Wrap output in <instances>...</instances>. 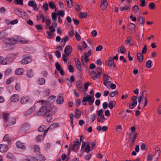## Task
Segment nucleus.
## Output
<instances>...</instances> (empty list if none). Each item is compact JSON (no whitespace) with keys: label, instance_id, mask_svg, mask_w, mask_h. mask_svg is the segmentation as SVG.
<instances>
[{"label":"nucleus","instance_id":"13d9d810","mask_svg":"<svg viewBox=\"0 0 161 161\" xmlns=\"http://www.w3.org/2000/svg\"><path fill=\"white\" fill-rule=\"evenodd\" d=\"M147 51V47L146 45L144 46V47L142 50V53L143 54H144L146 53Z\"/></svg>","mask_w":161,"mask_h":161},{"label":"nucleus","instance_id":"4be33fe9","mask_svg":"<svg viewBox=\"0 0 161 161\" xmlns=\"http://www.w3.org/2000/svg\"><path fill=\"white\" fill-rule=\"evenodd\" d=\"M24 72L23 69L22 68H18L15 71V74L17 75H20L23 74Z\"/></svg>","mask_w":161,"mask_h":161},{"label":"nucleus","instance_id":"f704fd0d","mask_svg":"<svg viewBox=\"0 0 161 161\" xmlns=\"http://www.w3.org/2000/svg\"><path fill=\"white\" fill-rule=\"evenodd\" d=\"M75 65L77 69L79 70H80L82 68V65L80 61L76 62Z\"/></svg>","mask_w":161,"mask_h":161},{"label":"nucleus","instance_id":"cd10ccee","mask_svg":"<svg viewBox=\"0 0 161 161\" xmlns=\"http://www.w3.org/2000/svg\"><path fill=\"white\" fill-rule=\"evenodd\" d=\"M81 114V112L78 109L76 108L75 112V117L76 118H79Z\"/></svg>","mask_w":161,"mask_h":161},{"label":"nucleus","instance_id":"39448f33","mask_svg":"<svg viewBox=\"0 0 161 161\" xmlns=\"http://www.w3.org/2000/svg\"><path fill=\"white\" fill-rule=\"evenodd\" d=\"M46 127L45 126L42 125L40 126L38 129V131L39 132H42L44 131V132L43 133L44 137H45L46 136L49 129V127L46 129Z\"/></svg>","mask_w":161,"mask_h":161},{"label":"nucleus","instance_id":"7ed1b4c3","mask_svg":"<svg viewBox=\"0 0 161 161\" xmlns=\"http://www.w3.org/2000/svg\"><path fill=\"white\" fill-rule=\"evenodd\" d=\"M48 110L46 106H42L40 108L38 112V114L39 115H43L45 114Z\"/></svg>","mask_w":161,"mask_h":161},{"label":"nucleus","instance_id":"c9c22d12","mask_svg":"<svg viewBox=\"0 0 161 161\" xmlns=\"http://www.w3.org/2000/svg\"><path fill=\"white\" fill-rule=\"evenodd\" d=\"M66 2L67 4L68 7L69 8H71L73 5L72 0H66Z\"/></svg>","mask_w":161,"mask_h":161},{"label":"nucleus","instance_id":"dca6fc26","mask_svg":"<svg viewBox=\"0 0 161 161\" xmlns=\"http://www.w3.org/2000/svg\"><path fill=\"white\" fill-rule=\"evenodd\" d=\"M16 144V146L18 147L19 148H20L22 149H25V146L24 143H21L19 141H17Z\"/></svg>","mask_w":161,"mask_h":161},{"label":"nucleus","instance_id":"4d7b16f0","mask_svg":"<svg viewBox=\"0 0 161 161\" xmlns=\"http://www.w3.org/2000/svg\"><path fill=\"white\" fill-rule=\"evenodd\" d=\"M56 67L58 71L62 69L61 67L59 65L58 62H57L55 64Z\"/></svg>","mask_w":161,"mask_h":161},{"label":"nucleus","instance_id":"c85d7f7f","mask_svg":"<svg viewBox=\"0 0 161 161\" xmlns=\"http://www.w3.org/2000/svg\"><path fill=\"white\" fill-rule=\"evenodd\" d=\"M115 101H113L109 102L108 106L110 109H112L115 106Z\"/></svg>","mask_w":161,"mask_h":161},{"label":"nucleus","instance_id":"864d4df0","mask_svg":"<svg viewBox=\"0 0 161 161\" xmlns=\"http://www.w3.org/2000/svg\"><path fill=\"white\" fill-rule=\"evenodd\" d=\"M36 3L35 1L30 0L28 2V5L30 7H32Z\"/></svg>","mask_w":161,"mask_h":161},{"label":"nucleus","instance_id":"79ce46f5","mask_svg":"<svg viewBox=\"0 0 161 161\" xmlns=\"http://www.w3.org/2000/svg\"><path fill=\"white\" fill-rule=\"evenodd\" d=\"M27 75L29 78H31L33 76V74L31 69H30L27 71Z\"/></svg>","mask_w":161,"mask_h":161},{"label":"nucleus","instance_id":"aec40b11","mask_svg":"<svg viewBox=\"0 0 161 161\" xmlns=\"http://www.w3.org/2000/svg\"><path fill=\"white\" fill-rule=\"evenodd\" d=\"M137 58L140 63H142L143 60V56L142 53H138L137 54Z\"/></svg>","mask_w":161,"mask_h":161},{"label":"nucleus","instance_id":"8fccbe9b","mask_svg":"<svg viewBox=\"0 0 161 161\" xmlns=\"http://www.w3.org/2000/svg\"><path fill=\"white\" fill-rule=\"evenodd\" d=\"M21 15L22 17H24L25 18H30L29 16L27 15V14L26 12H22L21 14Z\"/></svg>","mask_w":161,"mask_h":161},{"label":"nucleus","instance_id":"a19ab883","mask_svg":"<svg viewBox=\"0 0 161 161\" xmlns=\"http://www.w3.org/2000/svg\"><path fill=\"white\" fill-rule=\"evenodd\" d=\"M96 70L97 72V76L100 77L102 71V69L100 67H98L97 68Z\"/></svg>","mask_w":161,"mask_h":161},{"label":"nucleus","instance_id":"052dcab7","mask_svg":"<svg viewBox=\"0 0 161 161\" xmlns=\"http://www.w3.org/2000/svg\"><path fill=\"white\" fill-rule=\"evenodd\" d=\"M55 54L56 56V57L58 58H59L61 57V55L59 51H55Z\"/></svg>","mask_w":161,"mask_h":161},{"label":"nucleus","instance_id":"0e129e2a","mask_svg":"<svg viewBox=\"0 0 161 161\" xmlns=\"http://www.w3.org/2000/svg\"><path fill=\"white\" fill-rule=\"evenodd\" d=\"M34 149V151L36 153L39 152V151L40 148L37 145H35Z\"/></svg>","mask_w":161,"mask_h":161},{"label":"nucleus","instance_id":"bb28decb","mask_svg":"<svg viewBox=\"0 0 161 161\" xmlns=\"http://www.w3.org/2000/svg\"><path fill=\"white\" fill-rule=\"evenodd\" d=\"M137 21L139 22V24L142 25L144 23L145 20L142 16H139L137 19Z\"/></svg>","mask_w":161,"mask_h":161},{"label":"nucleus","instance_id":"393cba45","mask_svg":"<svg viewBox=\"0 0 161 161\" xmlns=\"http://www.w3.org/2000/svg\"><path fill=\"white\" fill-rule=\"evenodd\" d=\"M36 109V107L33 106L31 108L29 109L27 112L25 113V115H28L31 113L33 112Z\"/></svg>","mask_w":161,"mask_h":161},{"label":"nucleus","instance_id":"69168bd1","mask_svg":"<svg viewBox=\"0 0 161 161\" xmlns=\"http://www.w3.org/2000/svg\"><path fill=\"white\" fill-rule=\"evenodd\" d=\"M141 3L140 6L142 7H144L146 5V1L145 0H140Z\"/></svg>","mask_w":161,"mask_h":161},{"label":"nucleus","instance_id":"6e6d98bb","mask_svg":"<svg viewBox=\"0 0 161 161\" xmlns=\"http://www.w3.org/2000/svg\"><path fill=\"white\" fill-rule=\"evenodd\" d=\"M120 50L119 49H118V50H119L120 51V52L122 53H124L126 51V49L124 47L122 46L120 47Z\"/></svg>","mask_w":161,"mask_h":161},{"label":"nucleus","instance_id":"4c0bfd02","mask_svg":"<svg viewBox=\"0 0 161 161\" xmlns=\"http://www.w3.org/2000/svg\"><path fill=\"white\" fill-rule=\"evenodd\" d=\"M57 108L55 107H53L51 108L50 109H48V111H50V113L54 114L57 111Z\"/></svg>","mask_w":161,"mask_h":161},{"label":"nucleus","instance_id":"473e14b6","mask_svg":"<svg viewBox=\"0 0 161 161\" xmlns=\"http://www.w3.org/2000/svg\"><path fill=\"white\" fill-rule=\"evenodd\" d=\"M57 14L55 12H53L52 13V18L54 22L57 20Z\"/></svg>","mask_w":161,"mask_h":161},{"label":"nucleus","instance_id":"c03bdc74","mask_svg":"<svg viewBox=\"0 0 161 161\" xmlns=\"http://www.w3.org/2000/svg\"><path fill=\"white\" fill-rule=\"evenodd\" d=\"M97 115L99 117L104 116V114H103V110L102 109L99 110L97 113Z\"/></svg>","mask_w":161,"mask_h":161},{"label":"nucleus","instance_id":"09e8293b","mask_svg":"<svg viewBox=\"0 0 161 161\" xmlns=\"http://www.w3.org/2000/svg\"><path fill=\"white\" fill-rule=\"evenodd\" d=\"M58 15L61 16L62 17H63L64 14V11L63 10H60L58 12Z\"/></svg>","mask_w":161,"mask_h":161},{"label":"nucleus","instance_id":"3c124183","mask_svg":"<svg viewBox=\"0 0 161 161\" xmlns=\"http://www.w3.org/2000/svg\"><path fill=\"white\" fill-rule=\"evenodd\" d=\"M149 7L151 9H154L155 8V4L153 2L150 3L149 4Z\"/></svg>","mask_w":161,"mask_h":161},{"label":"nucleus","instance_id":"bf43d9fd","mask_svg":"<svg viewBox=\"0 0 161 161\" xmlns=\"http://www.w3.org/2000/svg\"><path fill=\"white\" fill-rule=\"evenodd\" d=\"M132 9L134 12H137L139 9V7L137 5H135L133 8Z\"/></svg>","mask_w":161,"mask_h":161},{"label":"nucleus","instance_id":"338daca9","mask_svg":"<svg viewBox=\"0 0 161 161\" xmlns=\"http://www.w3.org/2000/svg\"><path fill=\"white\" fill-rule=\"evenodd\" d=\"M103 49V47L101 45H98L96 48V51H100Z\"/></svg>","mask_w":161,"mask_h":161},{"label":"nucleus","instance_id":"1a4fd4ad","mask_svg":"<svg viewBox=\"0 0 161 161\" xmlns=\"http://www.w3.org/2000/svg\"><path fill=\"white\" fill-rule=\"evenodd\" d=\"M16 122V119L15 118H11L8 119V123L6 125V127H7L11 125H14Z\"/></svg>","mask_w":161,"mask_h":161},{"label":"nucleus","instance_id":"20e7f679","mask_svg":"<svg viewBox=\"0 0 161 161\" xmlns=\"http://www.w3.org/2000/svg\"><path fill=\"white\" fill-rule=\"evenodd\" d=\"M18 53H12L8 55L7 57L6 58L5 60L7 61L11 62L15 58L16 56L17 55Z\"/></svg>","mask_w":161,"mask_h":161},{"label":"nucleus","instance_id":"b1692460","mask_svg":"<svg viewBox=\"0 0 161 161\" xmlns=\"http://www.w3.org/2000/svg\"><path fill=\"white\" fill-rule=\"evenodd\" d=\"M137 103L136 101H135L130 103L129 105V108L130 109H132L136 105Z\"/></svg>","mask_w":161,"mask_h":161},{"label":"nucleus","instance_id":"6ab92c4d","mask_svg":"<svg viewBox=\"0 0 161 161\" xmlns=\"http://www.w3.org/2000/svg\"><path fill=\"white\" fill-rule=\"evenodd\" d=\"M90 75L91 77L93 79L95 80L97 78H99L100 77L97 76V74L96 71H92L90 72Z\"/></svg>","mask_w":161,"mask_h":161},{"label":"nucleus","instance_id":"ddd939ff","mask_svg":"<svg viewBox=\"0 0 161 161\" xmlns=\"http://www.w3.org/2000/svg\"><path fill=\"white\" fill-rule=\"evenodd\" d=\"M155 150L156 152L154 154H155L156 156V158L153 159V161H157L158 160V158H159L160 155V149L159 148L156 147L155 148Z\"/></svg>","mask_w":161,"mask_h":161},{"label":"nucleus","instance_id":"7c9ffc66","mask_svg":"<svg viewBox=\"0 0 161 161\" xmlns=\"http://www.w3.org/2000/svg\"><path fill=\"white\" fill-rule=\"evenodd\" d=\"M15 14L17 16H19L20 14L23 12L22 10L19 8H15L14 10Z\"/></svg>","mask_w":161,"mask_h":161},{"label":"nucleus","instance_id":"2eb2a0df","mask_svg":"<svg viewBox=\"0 0 161 161\" xmlns=\"http://www.w3.org/2000/svg\"><path fill=\"white\" fill-rule=\"evenodd\" d=\"M76 85L77 86L78 90L81 92L82 91V85L80 80H78L76 81Z\"/></svg>","mask_w":161,"mask_h":161},{"label":"nucleus","instance_id":"9b49d317","mask_svg":"<svg viewBox=\"0 0 161 161\" xmlns=\"http://www.w3.org/2000/svg\"><path fill=\"white\" fill-rule=\"evenodd\" d=\"M81 60L82 62H87L89 61L88 56H87V53H84L83 56L81 57Z\"/></svg>","mask_w":161,"mask_h":161},{"label":"nucleus","instance_id":"f03ea898","mask_svg":"<svg viewBox=\"0 0 161 161\" xmlns=\"http://www.w3.org/2000/svg\"><path fill=\"white\" fill-rule=\"evenodd\" d=\"M3 42L5 43L10 45H14L17 42L15 39L11 38H5L3 40Z\"/></svg>","mask_w":161,"mask_h":161},{"label":"nucleus","instance_id":"49530a36","mask_svg":"<svg viewBox=\"0 0 161 161\" xmlns=\"http://www.w3.org/2000/svg\"><path fill=\"white\" fill-rule=\"evenodd\" d=\"M155 155H155L154 154L153 156H152L151 155H149L147 158V160L149 161H153V159L154 158H153L155 157Z\"/></svg>","mask_w":161,"mask_h":161},{"label":"nucleus","instance_id":"a18cd8bd","mask_svg":"<svg viewBox=\"0 0 161 161\" xmlns=\"http://www.w3.org/2000/svg\"><path fill=\"white\" fill-rule=\"evenodd\" d=\"M3 140L5 142H9L10 141V139L9 136L8 135H6L4 137Z\"/></svg>","mask_w":161,"mask_h":161},{"label":"nucleus","instance_id":"5701e85b","mask_svg":"<svg viewBox=\"0 0 161 161\" xmlns=\"http://www.w3.org/2000/svg\"><path fill=\"white\" fill-rule=\"evenodd\" d=\"M64 102V98L62 96L59 95L56 100V102L58 104H62Z\"/></svg>","mask_w":161,"mask_h":161},{"label":"nucleus","instance_id":"774afa93","mask_svg":"<svg viewBox=\"0 0 161 161\" xmlns=\"http://www.w3.org/2000/svg\"><path fill=\"white\" fill-rule=\"evenodd\" d=\"M11 70L10 69V68H8L7 69L5 72V74L6 75H8L11 72Z\"/></svg>","mask_w":161,"mask_h":161},{"label":"nucleus","instance_id":"412c9836","mask_svg":"<svg viewBox=\"0 0 161 161\" xmlns=\"http://www.w3.org/2000/svg\"><path fill=\"white\" fill-rule=\"evenodd\" d=\"M19 96L17 94H14L11 97V101L14 102H16L19 100Z\"/></svg>","mask_w":161,"mask_h":161},{"label":"nucleus","instance_id":"f257e3e1","mask_svg":"<svg viewBox=\"0 0 161 161\" xmlns=\"http://www.w3.org/2000/svg\"><path fill=\"white\" fill-rule=\"evenodd\" d=\"M80 144V143L79 142V140L76 139L73 142V145L71 144L69 145L70 148L73 151L75 152L78 149Z\"/></svg>","mask_w":161,"mask_h":161},{"label":"nucleus","instance_id":"72a5a7b5","mask_svg":"<svg viewBox=\"0 0 161 161\" xmlns=\"http://www.w3.org/2000/svg\"><path fill=\"white\" fill-rule=\"evenodd\" d=\"M129 8L130 7L128 5H125L124 7L121 6L119 8V10L121 11H123L124 10H128Z\"/></svg>","mask_w":161,"mask_h":161},{"label":"nucleus","instance_id":"f8f14e48","mask_svg":"<svg viewBox=\"0 0 161 161\" xmlns=\"http://www.w3.org/2000/svg\"><path fill=\"white\" fill-rule=\"evenodd\" d=\"M31 61V58L30 57H27L23 59L21 61V63L23 64H25L30 62Z\"/></svg>","mask_w":161,"mask_h":161},{"label":"nucleus","instance_id":"2f4dec72","mask_svg":"<svg viewBox=\"0 0 161 161\" xmlns=\"http://www.w3.org/2000/svg\"><path fill=\"white\" fill-rule=\"evenodd\" d=\"M152 61L150 60H148L146 62V66L149 69L151 68L152 67L151 64H152Z\"/></svg>","mask_w":161,"mask_h":161},{"label":"nucleus","instance_id":"a211bd4d","mask_svg":"<svg viewBox=\"0 0 161 161\" xmlns=\"http://www.w3.org/2000/svg\"><path fill=\"white\" fill-rule=\"evenodd\" d=\"M7 146L5 144L0 145V152L3 153L7 151Z\"/></svg>","mask_w":161,"mask_h":161},{"label":"nucleus","instance_id":"e433bc0d","mask_svg":"<svg viewBox=\"0 0 161 161\" xmlns=\"http://www.w3.org/2000/svg\"><path fill=\"white\" fill-rule=\"evenodd\" d=\"M38 83L40 85H42L45 84V80L43 78H40L38 79Z\"/></svg>","mask_w":161,"mask_h":161},{"label":"nucleus","instance_id":"e2e57ef3","mask_svg":"<svg viewBox=\"0 0 161 161\" xmlns=\"http://www.w3.org/2000/svg\"><path fill=\"white\" fill-rule=\"evenodd\" d=\"M69 39L68 37L67 36H66L64 37L63 38H62L61 41V43H62L63 42V41L64 42H66Z\"/></svg>","mask_w":161,"mask_h":161},{"label":"nucleus","instance_id":"ea45409f","mask_svg":"<svg viewBox=\"0 0 161 161\" xmlns=\"http://www.w3.org/2000/svg\"><path fill=\"white\" fill-rule=\"evenodd\" d=\"M14 2L16 4H23V0H14Z\"/></svg>","mask_w":161,"mask_h":161},{"label":"nucleus","instance_id":"680f3d73","mask_svg":"<svg viewBox=\"0 0 161 161\" xmlns=\"http://www.w3.org/2000/svg\"><path fill=\"white\" fill-rule=\"evenodd\" d=\"M4 58L2 56H0V64H7V62H4L3 61Z\"/></svg>","mask_w":161,"mask_h":161},{"label":"nucleus","instance_id":"f3484780","mask_svg":"<svg viewBox=\"0 0 161 161\" xmlns=\"http://www.w3.org/2000/svg\"><path fill=\"white\" fill-rule=\"evenodd\" d=\"M46 116V120L47 122H49L52 118V114L50 113V111H47L46 114L45 115Z\"/></svg>","mask_w":161,"mask_h":161},{"label":"nucleus","instance_id":"9d476101","mask_svg":"<svg viewBox=\"0 0 161 161\" xmlns=\"http://www.w3.org/2000/svg\"><path fill=\"white\" fill-rule=\"evenodd\" d=\"M108 5V3L106 0H101L100 8L103 10H105L107 8Z\"/></svg>","mask_w":161,"mask_h":161},{"label":"nucleus","instance_id":"5fc2aeb1","mask_svg":"<svg viewBox=\"0 0 161 161\" xmlns=\"http://www.w3.org/2000/svg\"><path fill=\"white\" fill-rule=\"evenodd\" d=\"M49 6L50 8L52 9H53L54 8H56L55 5L52 2L49 3Z\"/></svg>","mask_w":161,"mask_h":161},{"label":"nucleus","instance_id":"58836bf2","mask_svg":"<svg viewBox=\"0 0 161 161\" xmlns=\"http://www.w3.org/2000/svg\"><path fill=\"white\" fill-rule=\"evenodd\" d=\"M87 15V13L86 12H80L79 14V16L81 18H85L86 17Z\"/></svg>","mask_w":161,"mask_h":161},{"label":"nucleus","instance_id":"a878e982","mask_svg":"<svg viewBox=\"0 0 161 161\" xmlns=\"http://www.w3.org/2000/svg\"><path fill=\"white\" fill-rule=\"evenodd\" d=\"M108 80V76L106 74L103 75V84L105 86H106L107 81Z\"/></svg>","mask_w":161,"mask_h":161},{"label":"nucleus","instance_id":"37998d69","mask_svg":"<svg viewBox=\"0 0 161 161\" xmlns=\"http://www.w3.org/2000/svg\"><path fill=\"white\" fill-rule=\"evenodd\" d=\"M105 120L104 116H101L100 117H98L97 118V121L100 122L102 123Z\"/></svg>","mask_w":161,"mask_h":161},{"label":"nucleus","instance_id":"423d86ee","mask_svg":"<svg viewBox=\"0 0 161 161\" xmlns=\"http://www.w3.org/2000/svg\"><path fill=\"white\" fill-rule=\"evenodd\" d=\"M32 101V100L28 97H23L20 101L21 103L22 104L31 103Z\"/></svg>","mask_w":161,"mask_h":161},{"label":"nucleus","instance_id":"603ef678","mask_svg":"<svg viewBox=\"0 0 161 161\" xmlns=\"http://www.w3.org/2000/svg\"><path fill=\"white\" fill-rule=\"evenodd\" d=\"M44 137H43L42 135H38L36 138V141L37 142H40L41 139H43Z\"/></svg>","mask_w":161,"mask_h":161},{"label":"nucleus","instance_id":"0eeeda50","mask_svg":"<svg viewBox=\"0 0 161 161\" xmlns=\"http://www.w3.org/2000/svg\"><path fill=\"white\" fill-rule=\"evenodd\" d=\"M85 98L86 101L88 102L89 105H92L94 101V98L93 97H92L90 95H88L85 97Z\"/></svg>","mask_w":161,"mask_h":161},{"label":"nucleus","instance_id":"4468645a","mask_svg":"<svg viewBox=\"0 0 161 161\" xmlns=\"http://www.w3.org/2000/svg\"><path fill=\"white\" fill-rule=\"evenodd\" d=\"M72 51V47L69 46H66L64 50V53L67 54L68 55H69Z\"/></svg>","mask_w":161,"mask_h":161},{"label":"nucleus","instance_id":"6e6552de","mask_svg":"<svg viewBox=\"0 0 161 161\" xmlns=\"http://www.w3.org/2000/svg\"><path fill=\"white\" fill-rule=\"evenodd\" d=\"M30 125L28 123L24 124L20 128V130L24 132H25L30 129Z\"/></svg>","mask_w":161,"mask_h":161},{"label":"nucleus","instance_id":"c756f323","mask_svg":"<svg viewBox=\"0 0 161 161\" xmlns=\"http://www.w3.org/2000/svg\"><path fill=\"white\" fill-rule=\"evenodd\" d=\"M9 114L8 113H3V117L4 121L5 123L7 122L8 121V120L9 118Z\"/></svg>","mask_w":161,"mask_h":161},{"label":"nucleus","instance_id":"de8ad7c7","mask_svg":"<svg viewBox=\"0 0 161 161\" xmlns=\"http://www.w3.org/2000/svg\"><path fill=\"white\" fill-rule=\"evenodd\" d=\"M129 28L130 30H134L135 28V25L134 24L131 23L129 25Z\"/></svg>","mask_w":161,"mask_h":161}]
</instances>
